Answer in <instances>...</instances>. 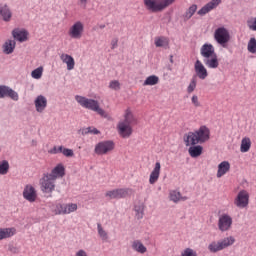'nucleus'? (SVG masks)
<instances>
[{"instance_id":"obj_1","label":"nucleus","mask_w":256,"mask_h":256,"mask_svg":"<svg viewBox=\"0 0 256 256\" xmlns=\"http://www.w3.org/2000/svg\"><path fill=\"white\" fill-rule=\"evenodd\" d=\"M65 177V165L63 163L57 164L51 172H46L40 179V189L42 193L51 195L55 191V181L57 179H63Z\"/></svg>"},{"instance_id":"obj_2","label":"nucleus","mask_w":256,"mask_h":256,"mask_svg":"<svg viewBox=\"0 0 256 256\" xmlns=\"http://www.w3.org/2000/svg\"><path fill=\"white\" fill-rule=\"evenodd\" d=\"M137 124V118L133 115L131 108L124 111L123 119L120 120L116 126L118 135L122 139H129L133 135V125Z\"/></svg>"},{"instance_id":"obj_3","label":"nucleus","mask_w":256,"mask_h":256,"mask_svg":"<svg viewBox=\"0 0 256 256\" xmlns=\"http://www.w3.org/2000/svg\"><path fill=\"white\" fill-rule=\"evenodd\" d=\"M211 139V130L207 126H200L199 130L194 132H188L184 136V143L186 147L189 145H199L203 143H207Z\"/></svg>"},{"instance_id":"obj_4","label":"nucleus","mask_w":256,"mask_h":256,"mask_svg":"<svg viewBox=\"0 0 256 256\" xmlns=\"http://www.w3.org/2000/svg\"><path fill=\"white\" fill-rule=\"evenodd\" d=\"M200 55L203 57V63L208 69H217L219 67V58H217L215 47L212 44L202 45Z\"/></svg>"},{"instance_id":"obj_5","label":"nucleus","mask_w":256,"mask_h":256,"mask_svg":"<svg viewBox=\"0 0 256 256\" xmlns=\"http://www.w3.org/2000/svg\"><path fill=\"white\" fill-rule=\"evenodd\" d=\"M75 99L77 103H79V105H81V107H83L84 109L94 111V113H97L98 115H100V117H104V119H107V117H109V114H107V112H105V110H103V108H101V106L99 105V101L79 95L75 96Z\"/></svg>"},{"instance_id":"obj_6","label":"nucleus","mask_w":256,"mask_h":256,"mask_svg":"<svg viewBox=\"0 0 256 256\" xmlns=\"http://www.w3.org/2000/svg\"><path fill=\"white\" fill-rule=\"evenodd\" d=\"M115 149V142L112 140L101 141L95 145L94 153L96 155H108Z\"/></svg>"},{"instance_id":"obj_7","label":"nucleus","mask_w":256,"mask_h":256,"mask_svg":"<svg viewBox=\"0 0 256 256\" xmlns=\"http://www.w3.org/2000/svg\"><path fill=\"white\" fill-rule=\"evenodd\" d=\"M214 39L219 45L225 47V45H227V42L231 41V35L229 34V30H227V28L225 27H219L214 32Z\"/></svg>"},{"instance_id":"obj_8","label":"nucleus","mask_w":256,"mask_h":256,"mask_svg":"<svg viewBox=\"0 0 256 256\" xmlns=\"http://www.w3.org/2000/svg\"><path fill=\"white\" fill-rule=\"evenodd\" d=\"M233 227V217L229 214H222L219 216L218 219V229L222 233H225L226 231H230V229Z\"/></svg>"},{"instance_id":"obj_9","label":"nucleus","mask_w":256,"mask_h":256,"mask_svg":"<svg viewBox=\"0 0 256 256\" xmlns=\"http://www.w3.org/2000/svg\"><path fill=\"white\" fill-rule=\"evenodd\" d=\"M85 31V25L81 21H76L68 31L69 37L71 39H81L83 37V33Z\"/></svg>"},{"instance_id":"obj_10","label":"nucleus","mask_w":256,"mask_h":256,"mask_svg":"<svg viewBox=\"0 0 256 256\" xmlns=\"http://www.w3.org/2000/svg\"><path fill=\"white\" fill-rule=\"evenodd\" d=\"M130 193L132 190L129 188H118L107 191L105 197L108 199H125V197H129Z\"/></svg>"},{"instance_id":"obj_11","label":"nucleus","mask_w":256,"mask_h":256,"mask_svg":"<svg viewBox=\"0 0 256 256\" xmlns=\"http://www.w3.org/2000/svg\"><path fill=\"white\" fill-rule=\"evenodd\" d=\"M144 6L147 11H151V13H161V11H165L166 9L163 0L159 2H157V0H144Z\"/></svg>"},{"instance_id":"obj_12","label":"nucleus","mask_w":256,"mask_h":256,"mask_svg":"<svg viewBox=\"0 0 256 256\" xmlns=\"http://www.w3.org/2000/svg\"><path fill=\"white\" fill-rule=\"evenodd\" d=\"M234 205L239 209H245L249 205V192L241 190L234 199Z\"/></svg>"},{"instance_id":"obj_13","label":"nucleus","mask_w":256,"mask_h":256,"mask_svg":"<svg viewBox=\"0 0 256 256\" xmlns=\"http://www.w3.org/2000/svg\"><path fill=\"white\" fill-rule=\"evenodd\" d=\"M10 97L13 101H19V94L9 86H0V99Z\"/></svg>"},{"instance_id":"obj_14","label":"nucleus","mask_w":256,"mask_h":256,"mask_svg":"<svg viewBox=\"0 0 256 256\" xmlns=\"http://www.w3.org/2000/svg\"><path fill=\"white\" fill-rule=\"evenodd\" d=\"M194 71L200 79L205 80L207 77H209V72H207V68H205V65H203V62L200 60H196L194 64Z\"/></svg>"},{"instance_id":"obj_15","label":"nucleus","mask_w":256,"mask_h":256,"mask_svg":"<svg viewBox=\"0 0 256 256\" xmlns=\"http://www.w3.org/2000/svg\"><path fill=\"white\" fill-rule=\"evenodd\" d=\"M23 197L26 201L34 203L37 200V191L32 185H26L23 191Z\"/></svg>"},{"instance_id":"obj_16","label":"nucleus","mask_w":256,"mask_h":256,"mask_svg":"<svg viewBox=\"0 0 256 256\" xmlns=\"http://www.w3.org/2000/svg\"><path fill=\"white\" fill-rule=\"evenodd\" d=\"M220 3H221V0H211L209 3H207L198 11V15H200L201 17H203L204 15H207V13H210V11H213V9H216V7H219Z\"/></svg>"},{"instance_id":"obj_17","label":"nucleus","mask_w":256,"mask_h":256,"mask_svg":"<svg viewBox=\"0 0 256 256\" xmlns=\"http://www.w3.org/2000/svg\"><path fill=\"white\" fill-rule=\"evenodd\" d=\"M160 175H161V162H156L152 172L150 173V177H149L150 185H155V183L159 181Z\"/></svg>"},{"instance_id":"obj_18","label":"nucleus","mask_w":256,"mask_h":256,"mask_svg":"<svg viewBox=\"0 0 256 256\" xmlns=\"http://www.w3.org/2000/svg\"><path fill=\"white\" fill-rule=\"evenodd\" d=\"M229 171H231V163H229V161H222L218 165V170H217V173H216V177L218 179H221V177L227 175V173H229Z\"/></svg>"},{"instance_id":"obj_19","label":"nucleus","mask_w":256,"mask_h":256,"mask_svg":"<svg viewBox=\"0 0 256 256\" xmlns=\"http://www.w3.org/2000/svg\"><path fill=\"white\" fill-rule=\"evenodd\" d=\"M34 105L38 113H43V111H45V109L47 108V98L43 95L37 96L34 101Z\"/></svg>"},{"instance_id":"obj_20","label":"nucleus","mask_w":256,"mask_h":256,"mask_svg":"<svg viewBox=\"0 0 256 256\" xmlns=\"http://www.w3.org/2000/svg\"><path fill=\"white\" fill-rule=\"evenodd\" d=\"M60 59L62 63H65L68 71L75 69V58L69 54H61Z\"/></svg>"},{"instance_id":"obj_21","label":"nucleus","mask_w":256,"mask_h":256,"mask_svg":"<svg viewBox=\"0 0 256 256\" xmlns=\"http://www.w3.org/2000/svg\"><path fill=\"white\" fill-rule=\"evenodd\" d=\"M16 234L17 229H15V227L0 228V241H3V239H11V237H13Z\"/></svg>"},{"instance_id":"obj_22","label":"nucleus","mask_w":256,"mask_h":256,"mask_svg":"<svg viewBox=\"0 0 256 256\" xmlns=\"http://www.w3.org/2000/svg\"><path fill=\"white\" fill-rule=\"evenodd\" d=\"M188 153L190 155V157L192 158H197V157H201V155H203V146L201 145H189V149H188Z\"/></svg>"},{"instance_id":"obj_23","label":"nucleus","mask_w":256,"mask_h":256,"mask_svg":"<svg viewBox=\"0 0 256 256\" xmlns=\"http://www.w3.org/2000/svg\"><path fill=\"white\" fill-rule=\"evenodd\" d=\"M0 15L3 21H11V17H13V13H11V9L7 4H0Z\"/></svg>"},{"instance_id":"obj_24","label":"nucleus","mask_w":256,"mask_h":256,"mask_svg":"<svg viewBox=\"0 0 256 256\" xmlns=\"http://www.w3.org/2000/svg\"><path fill=\"white\" fill-rule=\"evenodd\" d=\"M12 35L14 39L23 43L24 41H27V35H29V33L26 30L15 29L13 30Z\"/></svg>"},{"instance_id":"obj_25","label":"nucleus","mask_w":256,"mask_h":256,"mask_svg":"<svg viewBox=\"0 0 256 256\" xmlns=\"http://www.w3.org/2000/svg\"><path fill=\"white\" fill-rule=\"evenodd\" d=\"M133 251H136V253H140L141 255H145V252L147 251V247L141 242V240H134L131 245Z\"/></svg>"},{"instance_id":"obj_26","label":"nucleus","mask_w":256,"mask_h":256,"mask_svg":"<svg viewBox=\"0 0 256 256\" xmlns=\"http://www.w3.org/2000/svg\"><path fill=\"white\" fill-rule=\"evenodd\" d=\"M169 199L173 203H179V201H187V196H181V192L177 190H172L169 193Z\"/></svg>"},{"instance_id":"obj_27","label":"nucleus","mask_w":256,"mask_h":256,"mask_svg":"<svg viewBox=\"0 0 256 256\" xmlns=\"http://www.w3.org/2000/svg\"><path fill=\"white\" fill-rule=\"evenodd\" d=\"M250 149H251V138L249 137L242 138L241 144H240L241 153H249Z\"/></svg>"},{"instance_id":"obj_28","label":"nucleus","mask_w":256,"mask_h":256,"mask_svg":"<svg viewBox=\"0 0 256 256\" xmlns=\"http://www.w3.org/2000/svg\"><path fill=\"white\" fill-rule=\"evenodd\" d=\"M15 40H7L4 43V53H6V55H11V53H13V51H15Z\"/></svg>"},{"instance_id":"obj_29","label":"nucleus","mask_w":256,"mask_h":256,"mask_svg":"<svg viewBox=\"0 0 256 256\" xmlns=\"http://www.w3.org/2000/svg\"><path fill=\"white\" fill-rule=\"evenodd\" d=\"M156 47H169V38L165 36L156 37L154 40Z\"/></svg>"},{"instance_id":"obj_30","label":"nucleus","mask_w":256,"mask_h":256,"mask_svg":"<svg viewBox=\"0 0 256 256\" xmlns=\"http://www.w3.org/2000/svg\"><path fill=\"white\" fill-rule=\"evenodd\" d=\"M197 12V4L191 5L184 14V20L189 21L193 15Z\"/></svg>"},{"instance_id":"obj_31","label":"nucleus","mask_w":256,"mask_h":256,"mask_svg":"<svg viewBox=\"0 0 256 256\" xmlns=\"http://www.w3.org/2000/svg\"><path fill=\"white\" fill-rule=\"evenodd\" d=\"M158 83H159V77L156 75H151L146 78L143 85L144 87H147V86L157 85Z\"/></svg>"},{"instance_id":"obj_32","label":"nucleus","mask_w":256,"mask_h":256,"mask_svg":"<svg viewBox=\"0 0 256 256\" xmlns=\"http://www.w3.org/2000/svg\"><path fill=\"white\" fill-rule=\"evenodd\" d=\"M208 249L211 253H217V251H223V246L221 241L211 242L208 246Z\"/></svg>"},{"instance_id":"obj_33","label":"nucleus","mask_w":256,"mask_h":256,"mask_svg":"<svg viewBox=\"0 0 256 256\" xmlns=\"http://www.w3.org/2000/svg\"><path fill=\"white\" fill-rule=\"evenodd\" d=\"M220 243L222 245V249H227V247H231V245L235 243V237L233 236L226 237L223 240H221Z\"/></svg>"},{"instance_id":"obj_34","label":"nucleus","mask_w":256,"mask_h":256,"mask_svg":"<svg viewBox=\"0 0 256 256\" xmlns=\"http://www.w3.org/2000/svg\"><path fill=\"white\" fill-rule=\"evenodd\" d=\"M98 229V235L102 239V241H107L109 239V235L107 234V231L103 229V226H101L100 223L97 224Z\"/></svg>"},{"instance_id":"obj_35","label":"nucleus","mask_w":256,"mask_h":256,"mask_svg":"<svg viewBox=\"0 0 256 256\" xmlns=\"http://www.w3.org/2000/svg\"><path fill=\"white\" fill-rule=\"evenodd\" d=\"M75 211H77V204L75 203L64 204L65 215H69V213H75Z\"/></svg>"},{"instance_id":"obj_36","label":"nucleus","mask_w":256,"mask_h":256,"mask_svg":"<svg viewBox=\"0 0 256 256\" xmlns=\"http://www.w3.org/2000/svg\"><path fill=\"white\" fill-rule=\"evenodd\" d=\"M89 133L91 135H99L101 133V131H99L95 127H87V128L82 129V135H89Z\"/></svg>"},{"instance_id":"obj_37","label":"nucleus","mask_w":256,"mask_h":256,"mask_svg":"<svg viewBox=\"0 0 256 256\" xmlns=\"http://www.w3.org/2000/svg\"><path fill=\"white\" fill-rule=\"evenodd\" d=\"M31 77L33 79H41V77H43V66H40V67L34 69L31 72Z\"/></svg>"},{"instance_id":"obj_38","label":"nucleus","mask_w":256,"mask_h":256,"mask_svg":"<svg viewBox=\"0 0 256 256\" xmlns=\"http://www.w3.org/2000/svg\"><path fill=\"white\" fill-rule=\"evenodd\" d=\"M9 173V162L4 160L0 162V175H7Z\"/></svg>"},{"instance_id":"obj_39","label":"nucleus","mask_w":256,"mask_h":256,"mask_svg":"<svg viewBox=\"0 0 256 256\" xmlns=\"http://www.w3.org/2000/svg\"><path fill=\"white\" fill-rule=\"evenodd\" d=\"M197 88V77H193L190 81V84L187 87V93H193Z\"/></svg>"},{"instance_id":"obj_40","label":"nucleus","mask_w":256,"mask_h":256,"mask_svg":"<svg viewBox=\"0 0 256 256\" xmlns=\"http://www.w3.org/2000/svg\"><path fill=\"white\" fill-rule=\"evenodd\" d=\"M247 49L249 51V53H256V39L255 38H251L248 42V46Z\"/></svg>"},{"instance_id":"obj_41","label":"nucleus","mask_w":256,"mask_h":256,"mask_svg":"<svg viewBox=\"0 0 256 256\" xmlns=\"http://www.w3.org/2000/svg\"><path fill=\"white\" fill-rule=\"evenodd\" d=\"M180 256H197V251L192 248H185L181 251Z\"/></svg>"},{"instance_id":"obj_42","label":"nucleus","mask_w":256,"mask_h":256,"mask_svg":"<svg viewBox=\"0 0 256 256\" xmlns=\"http://www.w3.org/2000/svg\"><path fill=\"white\" fill-rule=\"evenodd\" d=\"M54 213L55 215H65V204H57Z\"/></svg>"},{"instance_id":"obj_43","label":"nucleus","mask_w":256,"mask_h":256,"mask_svg":"<svg viewBox=\"0 0 256 256\" xmlns=\"http://www.w3.org/2000/svg\"><path fill=\"white\" fill-rule=\"evenodd\" d=\"M109 89H112L113 91H119L121 89V83L117 80H112L109 83Z\"/></svg>"},{"instance_id":"obj_44","label":"nucleus","mask_w":256,"mask_h":256,"mask_svg":"<svg viewBox=\"0 0 256 256\" xmlns=\"http://www.w3.org/2000/svg\"><path fill=\"white\" fill-rule=\"evenodd\" d=\"M143 209H145V206H143V204H141L140 206H135L137 219H143Z\"/></svg>"},{"instance_id":"obj_45","label":"nucleus","mask_w":256,"mask_h":256,"mask_svg":"<svg viewBox=\"0 0 256 256\" xmlns=\"http://www.w3.org/2000/svg\"><path fill=\"white\" fill-rule=\"evenodd\" d=\"M51 155H57L58 153H63V146H54L51 150H49Z\"/></svg>"},{"instance_id":"obj_46","label":"nucleus","mask_w":256,"mask_h":256,"mask_svg":"<svg viewBox=\"0 0 256 256\" xmlns=\"http://www.w3.org/2000/svg\"><path fill=\"white\" fill-rule=\"evenodd\" d=\"M62 155H64V157H73L74 153L72 149L69 148H62Z\"/></svg>"},{"instance_id":"obj_47","label":"nucleus","mask_w":256,"mask_h":256,"mask_svg":"<svg viewBox=\"0 0 256 256\" xmlns=\"http://www.w3.org/2000/svg\"><path fill=\"white\" fill-rule=\"evenodd\" d=\"M248 27L252 31H256V18H251L250 20H248Z\"/></svg>"},{"instance_id":"obj_48","label":"nucleus","mask_w":256,"mask_h":256,"mask_svg":"<svg viewBox=\"0 0 256 256\" xmlns=\"http://www.w3.org/2000/svg\"><path fill=\"white\" fill-rule=\"evenodd\" d=\"M191 101L194 107H201V102H199V97L197 95H193Z\"/></svg>"},{"instance_id":"obj_49","label":"nucleus","mask_w":256,"mask_h":256,"mask_svg":"<svg viewBox=\"0 0 256 256\" xmlns=\"http://www.w3.org/2000/svg\"><path fill=\"white\" fill-rule=\"evenodd\" d=\"M176 0H162V3H164V7H171V5H173V3H175Z\"/></svg>"},{"instance_id":"obj_50","label":"nucleus","mask_w":256,"mask_h":256,"mask_svg":"<svg viewBox=\"0 0 256 256\" xmlns=\"http://www.w3.org/2000/svg\"><path fill=\"white\" fill-rule=\"evenodd\" d=\"M119 43V40L117 38H114L112 41H111V49H117V45Z\"/></svg>"},{"instance_id":"obj_51","label":"nucleus","mask_w":256,"mask_h":256,"mask_svg":"<svg viewBox=\"0 0 256 256\" xmlns=\"http://www.w3.org/2000/svg\"><path fill=\"white\" fill-rule=\"evenodd\" d=\"M75 256H88L87 255V252L83 249H80L78 250L76 253H75Z\"/></svg>"},{"instance_id":"obj_52","label":"nucleus","mask_w":256,"mask_h":256,"mask_svg":"<svg viewBox=\"0 0 256 256\" xmlns=\"http://www.w3.org/2000/svg\"><path fill=\"white\" fill-rule=\"evenodd\" d=\"M87 1H88V0H79V3H80L81 5H87Z\"/></svg>"},{"instance_id":"obj_53","label":"nucleus","mask_w":256,"mask_h":256,"mask_svg":"<svg viewBox=\"0 0 256 256\" xmlns=\"http://www.w3.org/2000/svg\"><path fill=\"white\" fill-rule=\"evenodd\" d=\"M170 61H171V63H173V56H171Z\"/></svg>"}]
</instances>
